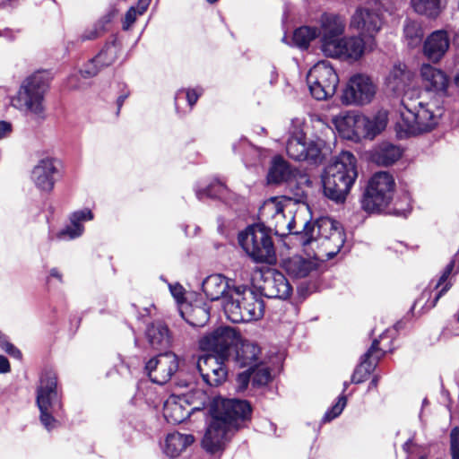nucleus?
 Masks as SVG:
<instances>
[{
    "label": "nucleus",
    "instance_id": "63",
    "mask_svg": "<svg viewBox=\"0 0 459 459\" xmlns=\"http://www.w3.org/2000/svg\"><path fill=\"white\" fill-rule=\"evenodd\" d=\"M430 297V291L429 290H424L421 294V298L420 299H429Z\"/></svg>",
    "mask_w": 459,
    "mask_h": 459
},
{
    "label": "nucleus",
    "instance_id": "47",
    "mask_svg": "<svg viewBox=\"0 0 459 459\" xmlns=\"http://www.w3.org/2000/svg\"><path fill=\"white\" fill-rule=\"evenodd\" d=\"M0 347L10 356H12L15 359L22 358V352L20 351V350L17 349L13 344H12L9 342L8 338L1 332H0Z\"/></svg>",
    "mask_w": 459,
    "mask_h": 459
},
{
    "label": "nucleus",
    "instance_id": "61",
    "mask_svg": "<svg viewBox=\"0 0 459 459\" xmlns=\"http://www.w3.org/2000/svg\"><path fill=\"white\" fill-rule=\"evenodd\" d=\"M183 95H184V91H182V90L178 91L176 93V96H175L176 106H178V100H179L180 98H182Z\"/></svg>",
    "mask_w": 459,
    "mask_h": 459
},
{
    "label": "nucleus",
    "instance_id": "30",
    "mask_svg": "<svg viewBox=\"0 0 459 459\" xmlns=\"http://www.w3.org/2000/svg\"><path fill=\"white\" fill-rule=\"evenodd\" d=\"M292 175L293 171L290 169L287 161L281 157H275L269 169L267 181L269 184H281L290 180Z\"/></svg>",
    "mask_w": 459,
    "mask_h": 459
},
{
    "label": "nucleus",
    "instance_id": "17",
    "mask_svg": "<svg viewBox=\"0 0 459 459\" xmlns=\"http://www.w3.org/2000/svg\"><path fill=\"white\" fill-rule=\"evenodd\" d=\"M383 24L379 13L373 12L368 4L358 7L351 16V27L359 30V34L367 39H375Z\"/></svg>",
    "mask_w": 459,
    "mask_h": 459
},
{
    "label": "nucleus",
    "instance_id": "57",
    "mask_svg": "<svg viewBox=\"0 0 459 459\" xmlns=\"http://www.w3.org/2000/svg\"><path fill=\"white\" fill-rule=\"evenodd\" d=\"M129 96V91L126 90L124 91L117 98V114L120 111V108H122L125 100Z\"/></svg>",
    "mask_w": 459,
    "mask_h": 459
},
{
    "label": "nucleus",
    "instance_id": "14",
    "mask_svg": "<svg viewBox=\"0 0 459 459\" xmlns=\"http://www.w3.org/2000/svg\"><path fill=\"white\" fill-rule=\"evenodd\" d=\"M178 368V357L173 352H165L149 359L145 365V371L152 382L164 385L171 379Z\"/></svg>",
    "mask_w": 459,
    "mask_h": 459
},
{
    "label": "nucleus",
    "instance_id": "8",
    "mask_svg": "<svg viewBox=\"0 0 459 459\" xmlns=\"http://www.w3.org/2000/svg\"><path fill=\"white\" fill-rule=\"evenodd\" d=\"M238 244L255 263L272 264L276 261L274 245L269 232L260 225L248 226L239 232Z\"/></svg>",
    "mask_w": 459,
    "mask_h": 459
},
{
    "label": "nucleus",
    "instance_id": "48",
    "mask_svg": "<svg viewBox=\"0 0 459 459\" xmlns=\"http://www.w3.org/2000/svg\"><path fill=\"white\" fill-rule=\"evenodd\" d=\"M450 452L452 459H459V428L455 427L450 432Z\"/></svg>",
    "mask_w": 459,
    "mask_h": 459
},
{
    "label": "nucleus",
    "instance_id": "2",
    "mask_svg": "<svg viewBox=\"0 0 459 459\" xmlns=\"http://www.w3.org/2000/svg\"><path fill=\"white\" fill-rule=\"evenodd\" d=\"M358 178L357 160L350 152H342L329 164L323 175L324 195L336 204H343Z\"/></svg>",
    "mask_w": 459,
    "mask_h": 459
},
{
    "label": "nucleus",
    "instance_id": "1",
    "mask_svg": "<svg viewBox=\"0 0 459 459\" xmlns=\"http://www.w3.org/2000/svg\"><path fill=\"white\" fill-rule=\"evenodd\" d=\"M251 405L245 400L216 399L211 405V420L202 441L210 454L224 449L225 444L243 423L250 419Z\"/></svg>",
    "mask_w": 459,
    "mask_h": 459
},
{
    "label": "nucleus",
    "instance_id": "39",
    "mask_svg": "<svg viewBox=\"0 0 459 459\" xmlns=\"http://www.w3.org/2000/svg\"><path fill=\"white\" fill-rule=\"evenodd\" d=\"M318 35V29L315 27L303 26L295 30L293 33V42L300 48H307L309 43Z\"/></svg>",
    "mask_w": 459,
    "mask_h": 459
},
{
    "label": "nucleus",
    "instance_id": "16",
    "mask_svg": "<svg viewBox=\"0 0 459 459\" xmlns=\"http://www.w3.org/2000/svg\"><path fill=\"white\" fill-rule=\"evenodd\" d=\"M60 162L55 158L46 157L39 160L31 171V180L40 191L49 193L60 177Z\"/></svg>",
    "mask_w": 459,
    "mask_h": 459
},
{
    "label": "nucleus",
    "instance_id": "24",
    "mask_svg": "<svg viewBox=\"0 0 459 459\" xmlns=\"http://www.w3.org/2000/svg\"><path fill=\"white\" fill-rule=\"evenodd\" d=\"M284 269L290 277L300 279L317 275L318 264L312 259L294 255L284 261Z\"/></svg>",
    "mask_w": 459,
    "mask_h": 459
},
{
    "label": "nucleus",
    "instance_id": "62",
    "mask_svg": "<svg viewBox=\"0 0 459 459\" xmlns=\"http://www.w3.org/2000/svg\"><path fill=\"white\" fill-rule=\"evenodd\" d=\"M377 381H378L377 377H375L371 380V382H370V384H369V387H370V388H371V387H376V386L377 385Z\"/></svg>",
    "mask_w": 459,
    "mask_h": 459
},
{
    "label": "nucleus",
    "instance_id": "20",
    "mask_svg": "<svg viewBox=\"0 0 459 459\" xmlns=\"http://www.w3.org/2000/svg\"><path fill=\"white\" fill-rule=\"evenodd\" d=\"M321 49L325 54L328 43L335 44L344 33L346 22L344 18L336 14L325 13L321 17Z\"/></svg>",
    "mask_w": 459,
    "mask_h": 459
},
{
    "label": "nucleus",
    "instance_id": "13",
    "mask_svg": "<svg viewBox=\"0 0 459 459\" xmlns=\"http://www.w3.org/2000/svg\"><path fill=\"white\" fill-rule=\"evenodd\" d=\"M286 152L294 160L317 163L320 160L321 147L315 141H307L301 130H295L287 141Z\"/></svg>",
    "mask_w": 459,
    "mask_h": 459
},
{
    "label": "nucleus",
    "instance_id": "19",
    "mask_svg": "<svg viewBox=\"0 0 459 459\" xmlns=\"http://www.w3.org/2000/svg\"><path fill=\"white\" fill-rule=\"evenodd\" d=\"M353 122L356 134L364 138L373 139L385 128L387 115L385 111H378L371 117L357 115L354 116Z\"/></svg>",
    "mask_w": 459,
    "mask_h": 459
},
{
    "label": "nucleus",
    "instance_id": "22",
    "mask_svg": "<svg viewBox=\"0 0 459 459\" xmlns=\"http://www.w3.org/2000/svg\"><path fill=\"white\" fill-rule=\"evenodd\" d=\"M261 289L264 295L269 299H286L292 292L289 281L278 271H273L265 276Z\"/></svg>",
    "mask_w": 459,
    "mask_h": 459
},
{
    "label": "nucleus",
    "instance_id": "46",
    "mask_svg": "<svg viewBox=\"0 0 459 459\" xmlns=\"http://www.w3.org/2000/svg\"><path fill=\"white\" fill-rule=\"evenodd\" d=\"M346 403H347L346 396L343 394L340 395L338 398V402L325 413V415L323 417V421L327 422V421H330V420L335 419L336 417H338L343 411V409L346 405Z\"/></svg>",
    "mask_w": 459,
    "mask_h": 459
},
{
    "label": "nucleus",
    "instance_id": "51",
    "mask_svg": "<svg viewBox=\"0 0 459 459\" xmlns=\"http://www.w3.org/2000/svg\"><path fill=\"white\" fill-rule=\"evenodd\" d=\"M137 15H141L139 13V9L136 10L134 6H132L125 15L123 29L126 30H128L135 22Z\"/></svg>",
    "mask_w": 459,
    "mask_h": 459
},
{
    "label": "nucleus",
    "instance_id": "56",
    "mask_svg": "<svg viewBox=\"0 0 459 459\" xmlns=\"http://www.w3.org/2000/svg\"><path fill=\"white\" fill-rule=\"evenodd\" d=\"M10 363L6 357L0 355V373L5 374L10 371Z\"/></svg>",
    "mask_w": 459,
    "mask_h": 459
},
{
    "label": "nucleus",
    "instance_id": "40",
    "mask_svg": "<svg viewBox=\"0 0 459 459\" xmlns=\"http://www.w3.org/2000/svg\"><path fill=\"white\" fill-rule=\"evenodd\" d=\"M227 192V186L223 183L214 180L206 188L196 190L195 195L199 200H204L205 197L221 199Z\"/></svg>",
    "mask_w": 459,
    "mask_h": 459
},
{
    "label": "nucleus",
    "instance_id": "27",
    "mask_svg": "<svg viewBox=\"0 0 459 459\" xmlns=\"http://www.w3.org/2000/svg\"><path fill=\"white\" fill-rule=\"evenodd\" d=\"M145 335L153 349H167L170 345L171 336L169 327L161 321H156L148 325Z\"/></svg>",
    "mask_w": 459,
    "mask_h": 459
},
{
    "label": "nucleus",
    "instance_id": "45",
    "mask_svg": "<svg viewBox=\"0 0 459 459\" xmlns=\"http://www.w3.org/2000/svg\"><path fill=\"white\" fill-rule=\"evenodd\" d=\"M367 4L369 8H372L373 12L379 13L382 20L385 13L392 14L394 11V5L392 0H375Z\"/></svg>",
    "mask_w": 459,
    "mask_h": 459
},
{
    "label": "nucleus",
    "instance_id": "18",
    "mask_svg": "<svg viewBox=\"0 0 459 459\" xmlns=\"http://www.w3.org/2000/svg\"><path fill=\"white\" fill-rule=\"evenodd\" d=\"M220 356H202L196 362V368L203 380L210 386L221 385L227 377V369Z\"/></svg>",
    "mask_w": 459,
    "mask_h": 459
},
{
    "label": "nucleus",
    "instance_id": "50",
    "mask_svg": "<svg viewBox=\"0 0 459 459\" xmlns=\"http://www.w3.org/2000/svg\"><path fill=\"white\" fill-rule=\"evenodd\" d=\"M390 330H385L380 336L379 339H375L373 342H377V347L372 352V355L369 357V360L377 364V362L383 358L385 354V351L379 348L380 340H383L389 333Z\"/></svg>",
    "mask_w": 459,
    "mask_h": 459
},
{
    "label": "nucleus",
    "instance_id": "43",
    "mask_svg": "<svg viewBox=\"0 0 459 459\" xmlns=\"http://www.w3.org/2000/svg\"><path fill=\"white\" fill-rule=\"evenodd\" d=\"M163 413L168 421L172 423H180L187 417L182 406L176 402H166Z\"/></svg>",
    "mask_w": 459,
    "mask_h": 459
},
{
    "label": "nucleus",
    "instance_id": "58",
    "mask_svg": "<svg viewBox=\"0 0 459 459\" xmlns=\"http://www.w3.org/2000/svg\"><path fill=\"white\" fill-rule=\"evenodd\" d=\"M49 277L56 278L59 282H63V275L57 268H52L49 271Z\"/></svg>",
    "mask_w": 459,
    "mask_h": 459
},
{
    "label": "nucleus",
    "instance_id": "26",
    "mask_svg": "<svg viewBox=\"0 0 459 459\" xmlns=\"http://www.w3.org/2000/svg\"><path fill=\"white\" fill-rule=\"evenodd\" d=\"M449 48V38L444 30H437L424 42V54L432 62L439 61Z\"/></svg>",
    "mask_w": 459,
    "mask_h": 459
},
{
    "label": "nucleus",
    "instance_id": "28",
    "mask_svg": "<svg viewBox=\"0 0 459 459\" xmlns=\"http://www.w3.org/2000/svg\"><path fill=\"white\" fill-rule=\"evenodd\" d=\"M412 74L404 65L399 64L393 67L386 78L387 87L394 93H401L410 85Z\"/></svg>",
    "mask_w": 459,
    "mask_h": 459
},
{
    "label": "nucleus",
    "instance_id": "60",
    "mask_svg": "<svg viewBox=\"0 0 459 459\" xmlns=\"http://www.w3.org/2000/svg\"><path fill=\"white\" fill-rule=\"evenodd\" d=\"M409 212H410V210H403V211L395 210L394 211L395 215L404 216V217H406Z\"/></svg>",
    "mask_w": 459,
    "mask_h": 459
},
{
    "label": "nucleus",
    "instance_id": "42",
    "mask_svg": "<svg viewBox=\"0 0 459 459\" xmlns=\"http://www.w3.org/2000/svg\"><path fill=\"white\" fill-rule=\"evenodd\" d=\"M455 267V261L452 260L450 263L446 266L442 275L440 276L438 281L437 282L435 289L439 288L442 286L441 290L438 291V293L436 295L434 300L428 306L429 308L434 307L438 301V299L444 295L451 287V283L447 282V279L449 275L451 274L453 269Z\"/></svg>",
    "mask_w": 459,
    "mask_h": 459
},
{
    "label": "nucleus",
    "instance_id": "37",
    "mask_svg": "<svg viewBox=\"0 0 459 459\" xmlns=\"http://www.w3.org/2000/svg\"><path fill=\"white\" fill-rule=\"evenodd\" d=\"M403 35L408 47L412 48L421 44L424 32L418 22L406 20L403 25Z\"/></svg>",
    "mask_w": 459,
    "mask_h": 459
},
{
    "label": "nucleus",
    "instance_id": "44",
    "mask_svg": "<svg viewBox=\"0 0 459 459\" xmlns=\"http://www.w3.org/2000/svg\"><path fill=\"white\" fill-rule=\"evenodd\" d=\"M261 216H283V205L277 198H271L264 202L260 208Z\"/></svg>",
    "mask_w": 459,
    "mask_h": 459
},
{
    "label": "nucleus",
    "instance_id": "12",
    "mask_svg": "<svg viewBox=\"0 0 459 459\" xmlns=\"http://www.w3.org/2000/svg\"><path fill=\"white\" fill-rule=\"evenodd\" d=\"M239 334L230 326H221L200 340V347L204 351L215 352L220 359H227L232 348H237Z\"/></svg>",
    "mask_w": 459,
    "mask_h": 459
},
{
    "label": "nucleus",
    "instance_id": "49",
    "mask_svg": "<svg viewBox=\"0 0 459 459\" xmlns=\"http://www.w3.org/2000/svg\"><path fill=\"white\" fill-rule=\"evenodd\" d=\"M252 371H249V368L239 373L236 378V389L238 392H244L249 384L252 383L251 379Z\"/></svg>",
    "mask_w": 459,
    "mask_h": 459
},
{
    "label": "nucleus",
    "instance_id": "34",
    "mask_svg": "<svg viewBox=\"0 0 459 459\" xmlns=\"http://www.w3.org/2000/svg\"><path fill=\"white\" fill-rule=\"evenodd\" d=\"M120 47L117 39L106 43L100 52L90 61V65L98 63L100 67L108 66L115 62L117 57Z\"/></svg>",
    "mask_w": 459,
    "mask_h": 459
},
{
    "label": "nucleus",
    "instance_id": "21",
    "mask_svg": "<svg viewBox=\"0 0 459 459\" xmlns=\"http://www.w3.org/2000/svg\"><path fill=\"white\" fill-rule=\"evenodd\" d=\"M237 287L231 279H228L220 273L207 276L202 284L204 293L212 301L224 299L226 302L230 299V290Z\"/></svg>",
    "mask_w": 459,
    "mask_h": 459
},
{
    "label": "nucleus",
    "instance_id": "25",
    "mask_svg": "<svg viewBox=\"0 0 459 459\" xmlns=\"http://www.w3.org/2000/svg\"><path fill=\"white\" fill-rule=\"evenodd\" d=\"M93 220V213L89 209H82L70 215V225L62 229L56 235L58 239H74L82 235L83 222Z\"/></svg>",
    "mask_w": 459,
    "mask_h": 459
},
{
    "label": "nucleus",
    "instance_id": "15",
    "mask_svg": "<svg viewBox=\"0 0 459 459\" xmlns=\"http://www.w3.org/2000/svg\"><path fill=\"white\" fill-rule=\"evenodd\" d=\"M376 94V86L365 74L353 75L343 91L342 102L347 105H365L369 103Z\"/></svg>",
    "mask_w": 459,
    "mask_h": 459
},
{
    "label": "nucleus",
    "instance_id": "11",
    "mask_svg": "<svg viewBox=\"0 0 459 459\" xmlns=\"http://www.w3.org/2000/svg\"><path fill=\"white\" fill-rule=\"evenodd\" d=\"M325 56L343 60H359L366 51L375 49L377 43L374 39H367L359 36L342 37L335 44L328 43Z\"/></svg>",
    "mask_w": 459,
    "mask_h": 459
},
{
    "label": "nucleus",
    "instance_id": "52",
    "mask_svg": "<svg viewBox=\"0 0 459 459\" xmlns=\"http://www.w3.org/2000/svg\"><path fill=\"white\" fill-rule=\"evenodd\" d=\"M100 65L98 63H94L92 65H90V62L84 66L83 69L81 70V74L84 78L95 76L100 68L98 67Z\"/></svg>",
    "mask_w": 459,
    "mask_h": 459
},
{
    "label": "nucleus",
    "instance_id": "4",
    "mask_svg": "<svg viewBox=\"0 0 459 459\" xmlns=\"http://www.w3.org/2000/svg\"><path fill=\"white\" fill-rule=\"evenodd\" d=\"M224 312L233 323H245L260 319L264 304L259 294L247 286H238L230 292V299L224 302Z\"/></svg>",
    "mask_w": 459,
    "mask_h": 459
},
{
    "label": "nucleus",
    "instance_id": "38",
    "mask_svg": "<svg viewBox=\"0 0 459 459\" xmlns=\"http://www.w3.org/2000/svg\"><path fill=\"white\" fill-rule=\"evenodd\" d=\"M412 9L419 14L436 18L441 12V0H411Z\"/></svg>",
    "mask_w": 459,
    "mask_h": 459
},
{
    "label": "nucleus",
    "instance_id": "59",
    "mask_svg": "<svg viewBox=\"0 0 459 459\" xmlns=\"http://www.w3.org/2000/svg\"><path fill=\"white\" fill-rule=\"evenodd\" d=\"M151 0H139L138 2V8H139V13L143 14L146 9L148 8L150 4Z\"/></svg>",
    "mask_w": 459,
    "mask_h": 459
},
{
    "label": "nucleus",
    "instance_id": "3",
    "mask_svg": "<svg viewBox=\"0 0 459 459\" xmlns=\"http://www.w3.org/2000/svg\"><path fill=\"white\" fill-rule=\"evenodd\" d=\"M36 403L39 410V420L46 429H56L57 418L63 411L62 394L57 387V376L53 370H46L40 377L37 388Z\"/></svg>",
    "mask_w": 459,
    "mask_h": 459
},
{
    "label": "nucleus",
    "instance_id": "5",
    "mask_svg": "<svg viewBox=\"0 0 459 459\" xmlns=\"http://www.w3.org/2000/svg\"><path fill=\"white\" fill-rule=\"evenodd\" d=\"M303 245L318 243L328 259L334 257L345 242V233L341 224L331 218H321L312 226L304 224Z\"/></svg>",
    "mask_w": 459,
    "mask_h": 459
},
{
    "label": "nucleus",
    "instance_id": "7",
    "mask_svg": "<svg viewBox=\"0 0 459 459\" xmlns=\"http://www.w3.org/2000/svg\"><path fill=\"white\" fill-rule=\"evenodd\" d=\"M404 112L395 124V132L400 139L421 133L429 132L437 125V117L434 115L429 103L403 100Z\"/></svg>",
    "mask_w": 459,
    "mask_h": 459
},
{
    "label": "nucleus",
    "instance_id": "32",
    "mask_svg": "<svg viewBox=\"0 0 459 459\" xmlns=\"http://www.w3.org/2000/svg\"><path fill=\"white\" fill-rule=\"evenodd\" d=\"M377 342H372L370 348L368 350L366 353L361 356L360 363L355 368L351 382L353 384H360L363 383L368 376L374 371L376 368V363L369 360V357L372 355V352L376 349Z\"/></svg>",
    "mask_w": 459,
    "mask_h": 459
},
{
    "label": "nucleus",
    "instance_id": "23",
    "mask_svg": "<svg viewBox=\"0 0 459 459\" xmlns=\"http://www.w3.org/2000/svg\"><path fill=\"white\" fill-rule=\"evenodd\" d=\"M423 87L428 91L445 93L448 86L446 74L429 64H423L420 68Z\"/></svg>",
    "mask_w": 459,
    "mask_h": 459
},
{
    "label": "nucleus",
    "instance_id": "33",
    "mask_svg": "<svg viewBox=\"0 0 459 459\" xmlns=\"http://www.w3.org/2000/svg\"><path fill=\"white\" fill-rule=\"evenodd\" d=\"M236 359L238 365L242 368L255 367V364H259L258 356L260 354V348L254 343H242L240 349L236 351Z\"/></svg>",
    "mask_w": 459,
    "mask_h": 459
},
{
    "label": "nucleus",
    "instance_id": "6",
    "mask_svg": "<svg viewBox=\"0 0 459 459\" xmlns=\"http://www.w3.org/2000/svg\"><path fill=\"white\" fill-rule=\"evenodd\" d=\"M49 87L48 76L44 73H35L22 82L11 103L20 111L31 113L38 117H44V99Z\"/></svg>",
    "mask_w": 459,
    "mask_h": 459
},
{
    "label": "nucleus",
    "instance_id": "31",
    "mask_svg": "<svg viewBox=\"0 0 459 459\" xmlns=\"http://www.w3.org/2000/svg\"><path fill=\"white\" fill-rule=\"evenodd\" d=\"M402 156V150L390 143H382L375 150L374 160L383 166H389L397 161Z\"/></svg>",
    "mask_w": 459,
    "mask_h": 459
},
{
    "label": "nucleus",
    "instance_id": "64",
    "mask_svg": "<svg viewBox=\"0 0 459 459\" xmlns=\"http://www.w3.org/2000/svg\"><path fill=\"white\" fill-rule=\"evenodd\" d=\"M349 385H350V383H349V382H347V381H345V382L343 383V392H345V391H346V389L348 388Z\"/></svg>",
    "mask_w": 459,
    "mask_h": 459
},
{
    "label": "nucleus",
    "instance_id": "55",
    "mask_svg": "<svg viewBox=\"0 0 459 459\" xmlns=\"http://www.w3.org/2000/svg\"><path fill=\"white\" fill-rule=\"evenodd\" d=\"M12 132V125L6 121H0V139L7 137Z\"/></svg>",
    "mask_w": 459,
    "mask_h": 459
},
{
    "label": "nucleus",
    "instance_id": "35",
    "mask_svg": "<svg viewBox=\"0 0 459 459\" xmlns=\"http://www.w3.org/2000/svg\"><path fill=\"white\" fill-rule=\"evenodd\" d=\"M116 14V11H110L102 16L91 28L83 31L80 36L81 41L93 40L102 36L107 30V26L110 23Z\"/></svg>",
    "mask_w": 459,
    "mask_h": 459
},
{
    "label": "nucleus",
    "instance_id": "36",
    "mask_svg": "<svg viewBox=\"0 0 459 459\" xmlns=\"http://www.w3.org/2000/svg\"><path fill=\"white\" fill-rule=\"evenodd\" d=\"M181 315L194 327H203L210 319V310L205 305L191 307L189 311L181 312Z\"/></svg>",
    "mask_w": 459,
    "mask_h": 459
},
{
    "label": "nucleus",
    "instance_id": "41",
    "mask_svg": "<svg viewBox=\"0 0 459 459\" xmlns=\"http://www.w3.org/2000/svg\"><path fill=\"white\" fill-rule=\"evenodd\" d=\"M249 371H252V385L256 387L267 385L272 378L269 368L262 363L250 367Z\"/></svg>",
    "mask_w": 459,
    "mask_h": 459
},
{
    "label": "nucleus",
    "instance_id": "29",
    "mask_svg": "<svg viewBox=\"0 0 459 459\" xmlns=\"http://www.w3.org/2000/svg\"><path fill=\"white\" fill-rule=\"evenodd\" d=\"M194 441V436L191 434L170 433L166 437L163 451L168 456L175 458L185 451L187 446L192 445Z\"/></svg>",
    "mask_w": 459,
    "mask_h": 459
},
{
    "label": "nucleus",
    "instance_id": "54",
    "mask_svg": "<svg viewBox=\"0 0 459 459\" xmlns=\"http://www.w3.org/2000/svg\"><path fill=\"white\" fill-rule=\"evenodd\" d=\"M170 292L172 296L178 300L180 301L184 299V289L180 284H175L169 286Z\"/></svg>",
    "mask_w": 459,
    "mask_h": 459
},
{
    "label": "nucleus",
    "instance_id": "10",
    "mask_svg": "<svg viewBox=\"0 0 459 459\" xmlns=\"http://www.w3.org/2000/svg\"><path fill=\"white\" fill-rule=\"evenodd\" d=\"M307 82L311 95L323 100L335 93L339 78L329 62L320 61L309 70Z\"/></svg>",
    "mask_w": 459,
    "mask_h": 459
},
{
    "label": "nucleus",
    "instance_id": "9",
    "mask_svg": "<svg viewBox=\"0 0 459 459\" xmlns=\"http://www.w3.org/2000/svg\"><path fill=\"white\" fill-rule=\"evenodd\" d=\"M394 186V179L388 172L375 173L363 194L362 209L367 212H376L385 208L393 199Z\"/></svg>",
    "mask_w": 459,
    "mask_h": 459
},
{
    "label": "nucleus",
    "instance_id": "53",
    "mask_svg": "<svg viewBox=\"0 0 459 459\" xmlns=\"http://www.w3.org/2000/svg\"><path fill=\"white\" fill-rule=\"evenodd\" d=\"M201 93H202L201 90L199 91L197 90H188L186 92V97L188 105L191 108L196 103Z\"/></svg>",
    "mask_w": 459,
    "mask_h": 459
}]
</instances>
